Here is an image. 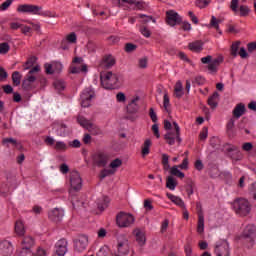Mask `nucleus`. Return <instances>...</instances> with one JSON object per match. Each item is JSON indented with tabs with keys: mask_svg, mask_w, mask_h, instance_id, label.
I'll use <instances>...</instances> for the list:
<instances>
[{
	"mask_svg": "<svg viewBox=\"0 0 256 256\" xmlns=\"http://www.w3.org/2000/svg\"><path fill=\"white\" fill-rule=\"evenodd\" d=\"M70 190L69 195L71 196V203L74 209L79 207H84L85 202L79 200V196H75V192L81 191V187H83V180L81 179V175L77 171H72L70 173Z\"/></svg>",
	"mask_w": 256,
	"mask_h": 256,
	"instance_id": "nucleus-1",
	"label": "nucleus"
},
{
	"mask_svg": "<svg viewBox=\"0 0 256 256\" xmlns=\"http://www.w3.org/2000/svg\"><path fill=\"white\" fill-rule=\"evenodd\" d=\"M174 127V129H172ZM164 129L167 133L164 135V139L168 145H175V143H181V128L177 122H173V125L168 120L164 121Z\"/></svg>",
	"mask_w": 256,
	"mask_h": 256,
	"instance_id": "nucleus-2",
	"label": "nucleus"
},
{
	"mask_svg": "<svg viewBox=\"0 0 256 256\" xmlns=\"http://www.w3.org/2000/svg\"><path fill=\"white\" fill-rule=\"evenodd\" d=\"M256 239V226L249 224L244 228L241 236L242 244L247 248L251 249L255 246Z\"/></svg>",
	"mask_w": 256,
	"mask_h": 256,
	"instance_id": "nucleus-3",
	"label": "nucleus"
},
{
	"mask_svg": "<svg viewBox=\"0 0 256 256\" xmlns=\"http://www.w3.org/2000/svg\"><path fill=\"white\" fill-rule=\"evenodd\" d=\"M233 210L240 217H247L251 213V202L245 198H236L232 203Z\"/></svg>",
	"mask_w": 256,
	"mask_h": 256,
	"instance_id": "nucleus-4",
	"label": "nucleus"
},
{
	"mask_svg": "<svg viewBox=\"0 0 256 256\" xmlns=\"http://www.w3.org/2000/svg\"><path fill=\"white\" fill-rule=\"evenodd\" d=\"M100 81L104 89H117L119 87V77L113 72L101 74Z\"/></svg>",
	"mask_w": 256,
	"mask_h": 256,
	"instance_id": "nucleus-5",
	"label": "nucleus"
},
{
	"mask_svg": "<svg viewBox=\"0 0 256 256\" xmlns=\"http://www.w3.org/2000/svg\"><path fill=\"white\" fill-rule=\"evenodd\" d=\"M77 122L79 123V125H81V127L87 129V131H89L91 135H102L103 133V131H101V129L95 123L87 120L85 116L79 115L77 117Z\"/></svg>",
	"mask_w": 256,
	"mask_h": 256,
	"instance_id": "nucleus-6",
	"label": "nucleus"
},
{
	"mask_svg": "<svg viewBox=\"0 0 256 256\" xmlns=\"http://www.w3.org/2000/svg\"><path fill=\"white\" fill-rule=\"evenodd\" d=\"M41 71V67L39 66H34L32 69L29 70L28 74L26 75L25 79L22 82V87L23 89H29L35 81H37V73Z\"/></svg>",
	"mask_w": 256,
	"mask_h": 256,
	"instance_id": "nucleus-7",
	"label": "nucleus"
},
{
	"mask_svg": "<svg viewBox=\"0 0 256 256\" xmlns=\"http://www.w3.org/2000/svg\"><path fill=\"white\" fill-rule=\"evenodd\" d=\"M214 252L216 256H231L229 242L227 240H218L215 244Z\"/></svg>",
	"mask_w": 256,
	"mask_h": 256,
	"instance_id": "nucleus-8",
	"label": "nucleus"
},
{
	"mask_svg": "<svg viewBox=\"0 0 256 256\" xmlns=\"http://www.w3.org/2000/svg\"><path fill=\"white\" fill-rule=\"evenodd\" d=\"M95 97V91L92 87L86 88L80 95V103L82 107H91V101Z\"/></svg>",
	"mask_w": 256,
	"mask_h": 256,
	"instance_id": "nucleus-9",
	"label": "nucleus"
},
{
	"mask_svg": "<svg viewBox=\"0 0 256 256\" xmlns=\"http://www.w3.org/2000/svg\"><path fill=\"white\" fill-rule=\"evenodd\" d=\"M135 218L131 214L120 212L116 217V223L120 227H130L133 225Z\"/></svg>",
	"mask_w": 256,
	"mask_h": 256,
	"instance_id": "nucleus-10",
	"label": "nucleus"
},
{
	"mask_svg": "<svg viewBox=\"0 0 256 256\" xmlns=\"http://www.w3.org/2000/svg\"><path fill=\"white\" fill-rule=\"evenodd\" d=\"M225 150L227 151V153H229L228 155L232 159V161H241L243 159V153H241L239 147L231 144H226Z\"/></svg>",
	"mask_w": 256,
	"mask_h": 256,
	"instance_id": "nucleus-11",
	"label": "nucleus"
},
{
	"mask_svg": "<svg viewBox=\"0 0 256 256\" xmlns=\"http://www.w3.org/2000/svg\"><path fill=\"white\" fill-rule=\"evenodd\" d=\"M183 21V18L179 15V13L175 12V10H169L166 12V23L170 27H175V25H179Z\"/></svg>",
	"mask_w": 256,
	"mask_h": 256,
	"instance_id": "nucleus-12",
	"label": "nucleus"
},
{
	"mask_svg": "<svg viewBox=\"0 0 256 256\" xmlns=\"http://www.w3.org/2000/svg\"><path fill=\"white\" fill-rule=\"evenodd\" d=\"M87 245H89V238H87L86 235H80L74 240V249L79 253H81V251H85V249H87Z\"/></svg>",
	"mask_w": 256,
	"mask_h": 256,
	"instance_id": "nucleus-13",
	"label": "nucleus"
},
{
	"mask_svg": "<svg viewBox=\"0 0 256 256\" xmlns=\"http://www.w3.org/2000/svg\"><path fill=\"white\" fill-rule=\"evenodd\" d=\"M67 245V240H58L54 246L55 256H65L67 254Z\"/></svg>",
	"mask_w": 256,
	"mask_h": 256,
	"instance_id": "nucleus-14",
	"label": "nucleus"
},
{
	"mask_svg": "<svg viewBox=\"0 0 256 256\" xmlns=\"http://www.w3.org/2000/svg\"><path fill=\"white\" fill-rule=\"evenodd\" d=\"M109 162V156L103 152H99L93 156V163L97 167H105Z\"/></svg>",
	"mask_w": 256,
	"mask_h": 256,
	"instance_id": "nucleus-15",
	"label": "nucleus"
},
{
	"mask_svg": "<svg viewBox=\"0 0 256 256\" xmlns=\"http://www.w3.org/2000/svg\"><path fill=\"white\" fill-rule=\"evenodd\" d=\"M64 215H65V213H64L63 209H61V208H54V209L50 210L48 213V217H49L50 221H53L54 223H59V221H62Z\"/></svg>",
	"mask_w": 256,
	"mask_h": 256,
	"instance_id": "nucleus-16",
	"label": "nucleus"
},
{
	"mask_svg": "<svg viewBox=\"0 0 256 256\" xmlns=\"http://www.w3.org/2000/svg\"><path fill=\"white\" fill-rule=\"evenodd\" d=\"M0 255L9 256L13 255V244L8 240L0 241Z\"/></svg>",
	"mask_w": 256,
	"mask_h": 256,
	"instance_id": "nucleus-17",
	"label": "nucleus"
},
{
	"mask_svg": "<svg viewBox=\"0 0 256 256\" xmlns=\"http://www.w3.org/2000/svg\"><path fill=\"white\" fill-rule=\"evenodd\" d=\"M17 11L19 13H29L30 15H37L39 11V6L23 4L18 6Z\"/></svg>",
	"mask_w": 256,
	"mask_h": 256,
	"instance_id": "nucleus-18",
	"label": "nucleus"
},
{
	"mask_svg": "<svg viewBox=\"0 0 256 256\" xmlns=\"http://www.w3.org/2000/svg\"><path fill=\"white\" fill-rule=\"evenodd\" d=\"M18 256H47V251L39 247L36 253H33L31 250H20Z\"/></svg>",
	"mask_w": 256,
	"mask_h": 256,
	"instance_id": "nucleus-19",
	"label": "nucleus"
},
{
	"mask_svg": "<svg viewBox=\"0 0 256 256\" xmlns=\"http://www.w3.org/2000/svg\"><path fill=\"white\" fill-rule=\"evenodd\" d=\"M35 245V240L31 236H25L21 241V251H31V247Z\"/></svg>",
	"mask_w": 256,
	"mask_h": 256,
	"instance_id": "nucleus-20",
	"label": "nucleus"
},
{
	"mask_svg": "<svg viewBox=\"0 0 256 256\" xmlns=\"http://www.w3.org/2000/svg\"><path fill=\"white\" fill-rule=\"evenodd\" d=\"M113 65H115V58L112 55L105 56L100 63L103 69H111Z\"/></svg>",
	"mask_w": 256,
	"mask_h": 256,
	"instance_id": "nucleus-21",
	"label": "nucleus"
},
{
	"mask_svg": "<svg viewBox=\"0 0 256 256\" xmlns=\"http://www.w3.org/2000/svg\"><path fill=\"white\" fill-rule=\"evenodd\" d=\"M134 235L136 237L137 243L140 245V247H143L147 241V238L145 237V231L137 228L134 230Z\"/></svg>",
	"mask_w": 256,
	"mask_h": 256,
	"instance_id": "nucleus-22",
	"label": "nucleus"
},
{
	"mask_svg": "<svg viewBox=\"0 0 256 256\" xmlns=\"http://www.w3.org/2000/svg\"><path fill=\"white\" fill-rule=\"evenodd\" d=\"M245 104L239 103L235 106L232 115L235 119H239L240 117H243L245 115Z\"/></svg>",
	"mask_w": 256,
	"mask_h": 256,
	"instance_id": "nucleus-23",
	"label": "nucleus"
},
{
	"mask_svg": "<svg viewBox=\"0 0 256 256\" xmlns=\"http://www.w3.org/2000/svg\"><path fill=\"white\" fill-rule=\"evenodd\" d=\"M67 43H77V35L75 32H72L66 36V39L62 41L61 47L62 49H69V46H67Z\"/></svg>",
	"mask_w": 256,
	"mask_h": 256,
	"instance_id": "nucleus-24",
	"label": "nucleus"
},
{
	"mask_svg": "<svg viewBox=\"0 0 256 256\" xmlns=\"http://www.w3.org/2000/svg\"><path fill=\"white\" fill-rule=\"evenodd\" d=\"M118 253L119 255L125 256L129 253V242L127 240H124L122 242H118Z\"/></svg>",
	"mask_w": 256,
	"mask_h": 256,
	"instance_id": "nucleus-25",
	"label": "nucleus"
},
{
	"mask_svg": "<svg viewBox=\"0 0 256 256\" xmlns=\"http://www.w3.org/2000/svg\"><path fill=\"white\" fill-rule=\"evenodd\" d=\"M54 129L56 131V135L58 137H66L67 136V126L63 123H58L54 125Z\"/></svg>",
	"mask_w": 256,
	"mask_h": 256,
	"instance_id": "nucleus-26",
	"label": "nucleus"
},
{
	"mask_svg": "<svg viewBox=\"0 0 256 256\" xmlns=\"http://www.w3.org/2000/svg\"><path fill=\"white\" fill-rule=\"evenodd\" d=\"M205 231V216L203 212H198V223H197V232L201 235Z\"/></svg>",
	"mask_w": 256,
	"mask_h": 256,
	"instance_id": "nucleus-27",
	"label": "nucleus"
},
{
	"mask_svg": "<svg viewBox=\"0 0 256 256\" xmlns=\"http://www.w3.org/2000/svg\"><path fill=\"white\" fill-rule=\"evenodd\" d=\"M168 199L172 201V203H175L178 207H181V209H185V202H183V199H181L179 196H175L171 193L166 194Z\"/></svg>",
	"mask_w": 256,
	"mask_h": 256,
	"instance_id": "nucleus-28",
	"label": "nucleus"
},
{
	"mask_svg": "<svg viewBox=\"0 0 256 256\" xmlns=\"http://www.w3.org/2000/svg\"><path fill=\"white\" fill-rule=\"evenodd\" d=\"M222 62L223 60L221 58H215L214 60H212L208 64V70L210 71V73H217V69Z\"/></svg>",
	"mask_w": 256,
	"mask_h": 256,
	"instance_id": "nucleus-29",
	"label": "nucleus"
},
{
	"mask_svg": "<svg viewBox=\"0 0 256 256\" xmlns=\"http://www.w3.org/2000/svg\"><path fill=\"white\" fill-rule=\"evenodd\" d=\"M151 145H153V142H151V139H146L142 145V157H147L149 153L151 152Z\"/></svg>",
	"mask_w": 256,
	"mask_h": 256,
	"instance_id": "nucleus-30",
	"label": "nucleus"
},
{
	"mask_svg": "<svg viewBox=\"0 0 256 256\" xmlns=\"http://www.w3.org/2000/svg\"><path fill=\"white\" fill-rule=\"evenodd\" d=\"M219 23H221V21L217 19L215 16H212L210 20V24H208L207 27L208 29H211V27H213L214 29H216L219 35H223V32L219 28Z\"/></svg>",
	"mask_w": 256,
	"mask_h": 256,
	"instance_id": "nucleus-31",
	"label": "nucleus"
},
{
	"mask_svg": "<svg viewBox=\"0 0 256 256\" xmlns=\"http://www.w3.org/2000/svg\"><path fill=\"white\" fill-rule=\"evenodd\" d=\"M219 101V93L214 92L209 98H208V105L211 107V109H216Z\"/></svg>",
	"mask_w": 256,
	"mask_h": 256,
	"instance_id": "nucleus-32",
	"label": "nucleus"
},
{
	"mask_svg": "<svg viewBox=\"0 0 256 256\" xmlns=\"http://www.w3.org/2000/svg\"><path fill=\"white\" fill-rule=\"evenodd\" d=\"M189 50L195 51L196 53H199V51L203 50V41L197 40L189 44Z\"/></svg>",
	"mask_w": 256,
	"mask_h": 256,
	"instance_id": "nucleus-33",
	"label": "nucleus"
},
{
	"mask_svg": "<svg viewBox=\"0 0 256 256\" xmlns=\"http://www.w3.org/2000/svg\"><path fill=\"white\" fill-rule=\"evenodd\" d=\"M137 101H139V98H134L131 100V102L127 105V113H137L139 109Z\"/></svg>",
	"mask_w": 256,
	"mask_h": 256,
	"instance_id": "nucleus-34",
	"label": "nucleus"
},
{
	"mask_svg": "<svg viewBox=\"0 0 256 256\" xmlns=\"http://www.w3.org/2000/svg\"><path fill=\"white\" fill-rule=\"evenodd\" d=\"M122 3H128L129 5H135L140 11L145 9V2L138 0H121Z\"/></svg>",
	"mask_w": 256,
	"mask_h": 256,
	"instance_id": "nucleus-35",
	"label": "nucleus"
},
{
	"mask_svg": "<svg viewBox=\"0 0 256 256\" xmlns=\"http://www.w3.org/2000/svg\"><path fill=\"white\" fill-rule=\"evenodd\" d=\"M15 233L18 234L19 237H23V235H25V226L21 220H18L15 223Z\"/></svg>",
	"mask_w": 256,
	"mask_h": 256,
	"instance_id": "nucleus-36",
	"label": "nucleus"
},
{
	"mask_svg": "<svg viewBox=\"0 0 256 256\" xmlns=\"http://www.w3.org/2000/svg\"><path fill=\"white\" fill-rule=\"evenodd\" d=\"M166 187L167 189H170V191H175L177 187V180H175L173 176H168L166 179Z\"/></svg>",
	"mask_w": 256,
	"mask_h": 256,
	"instance_id": "nucleus-37",
	"label": "nucleus"
},
{
	"mask_svg": "<svg viewBox=\"0 0 256 256\" xmlns=\"http://www.w3.org/2000/svg\"><path fill=\"white\" fill-rule=\"evenodd\" d=\"M239 47H241V41L233 42L230 47V54L232 57H237L239 53Z\"/></svg>",
	"mask_w": 256,
	"mask_h": 256,
	"instance_id": "nucleus-38",
	"label": "nucleus"
},
{
	"mask_svg": "<svg viewBox=\"0 0 256 256\" xmlns=\"http://www.w3.org/2000/svg\"><path fill=\"white\" fill-rule=\"evenodd\" d=\"M174 95L178 99H181V97H183V84L181 83V81H178L176 83V85L174 87Z\"/></svg>",
	"mask_w": 256,
	"mask_h": 256,
	"instance_id": "nucleus-39",
	"label": "nucleus"
},
{
	"mask_svg": "<svg viewBox=\"0 0 256 256\" xmlns=\"http://www.w3.org/2000/svg\"><path fill=\"white\" fill-rule=\"evenodd\" d=\"M170 175H173L174 177H178L179 179H183L185 177V173L181 172L179 170V166L177 165L171 167Z\"/></svg>",
	"mask_w": 256,
	"mask_h": 256,
	"instance_id": "nucleus-40",
	"label": "nucleus"
},
{
	"mask_svg": "<svg viewBox=\"0 0 256 256\" xmlns=\"http://www.w3.org/2000/svg\"><path fill=\"white\" fill-rule=\"evenodd\" d=\"M85 73V71H87V66L85 65H76V66H72L70 67V73H72L73 75H77V73Z\"/></svg>",
	"mask_w": 256,
	"mask_h": 256,
	"instance_id": "nucleus-41",
	"label": "nucleus"
},
{
	"mask_svg": "<svg viewBox=\"0 0 256 256\" xmlns=\"http://www.w3.org/2000/svg\"><path fill=\"white\" fill-rule=\"evenodd\" d=\"M109 197L107 196H103L102 197V203L98 202V209L100 211H105V209H107L108 205H109Z\"/></svg>",
	"mask_w": 256,
	"mask_h": 256,
	"instance_id": "nucleus-42",
	"label": "nucleus"
},
{
	"mask_svg": "<svg viewBox=\"0 0 256 256\" xmlns=\"http://www.w3.org/2000/svg\"><path fill=\"white\" fill-rule=\"evenodd\" d=\"M36 15H41L42 17H55V13L49 10H43V8L38 6V12Z\"/></svg>",
	"mask_w": 256,
	"mask_h": 256,
	"instance_id": "nucleus-43",
	"label": "nucleus"
},
{
	"mask_svg": "<svg viewBox=\"0 0 256 256\" xmlns=\"http://www.w3.org/2000/svg\"><path fill=\"white\" fill-rule=\"evenodd\" d=\"M12 81H13V85H15V87L21 85V74L16 71L12 74Z\"/></svg>",
	"mask_w": 256,
	"mask_h": 256,
	"instance_id": "nucleus-44",
	"label": "nucleus"
},
{
	"mask_svg": "<svg viewBox=\"0 0 256 256\" xmlns=\"http://www.w3.org/2000/svg\"><path fill=\"white\" fill-rule=\"evenodd\" d=\"M121 165H123V161H121V159L116 158L115 160H113L110 163V170L112 171H116V169H119V167H121Z\"/></svg>",
	"mask_w": 256,
	"mask_h": 256,
	"instance_id": "nucleus-45",
	"label": "nucleus"
},
{
	"mask_svg": "<svg viewBox=\"0 0 256 256\" xmlns=\"http://www.w3.org/2000/svg\"><path fill=\"white\" fill-rule=\"evenodd\" d=\"M109 175H115V170L103 169L100 172V179H105V177H109Z\"/></svg>",
	"mask_w": 256,
	"mask_h": 256,
	"instance_id": "nucleus-46",
	"label": "nucleus"
},
{
	"mask_svg": "<svg viewBox=\"0 0 256 256\" xmlns=\"http://www.w3.org/2000/svg\"><path fill=\"white\" fill-rule=\"evenodd\" d=\"M54 149H56V151H67V144L63 141H58L56 142Z\"/></svg>",
	"mask_w": 256,
	"mask_h": 256,
	"instance_id": "nucleus-47",
	"label": "nucleus"
},
{
	"mask_svg": "<svg viewBox=\"0 0 256 256\" xmlns=\"http://www.w3.org/2000/svg\"><path fill=\"white\" fill-rule=\"evenodd\" d=\"M239 11H240V17H247V15L251 13V10L249 9V7L245 5H241L239 8Z\"/></svg>",
	"mask_w": 256,
	"mask_h": 256,
	"instance_id": "nucleus-48",
	"label": "nucleus"
},
{
	"mask_svg": "<svg viewBox=\"0 0 256 256\" xmlns=\"http://www.w3.org/2000/svg\"><path fill=\"white\" fill-rule=\"evenodd\" d=\"M54 87L57 91H63L65 89V81L63 80H55Z\"/></svg>",
	"mask_w": 256,
	"mask_h": 256,
	"instance_id": "nucleus-49",
	"label": "nucleus"
},
{
	"mask_svg": "<svg viewBox=\"0 0 256 256\" xmlns=\"http://www.w3.org/2000/svg\"><path fill=\"white\" fill-rule=\"evenodd\" d=\"M9 44L7 42H3L0 44V54L1 55H7L9 53Z\"/></svg>",
	"mask_w": 256,
	"mask_h": 256,
	"instance_id": "nucleus-50",
	"label": "nucleus"
},
{
	"mask_svg": "<svg viewBox=\"0 0 256 256\" xmlns=\"http://www.w3.org/2000/svg\"><path fill=\"white\" fill-rule=\"evenodd\" d=\"M209 135V129L207 127L202 128L200 134H199V140L205 141Z\"/></svg>",
	"mask_w": 256,
	"mask_h": 256,
	"instance_id": "nucleus-51",
	"label": "nucleus"
},
{
	"mask_svg": "<svg viewBox=\"0 0 256 256\" xmlns=\"http://www.w3.org/2000/svg\"><path fill=\"white\" fill-rule=\"evenodd\" d=\"M219 175H221V172L219 171V168H217V166H214L210 169V177H212V179H217Z\"/></svg>",
	"mask_w": 256,
	"mask_h": 256,
	"instance_id": "nucleus-52",
	"label": "nucleus"
},
{
	"mask_svg": "<svg viewBox=\"0 0 256 256\" xmlns=\"http://www.w3.org/2000/svg\"><path fill=\"white\" fill-rule=\"evenodd\" d=\"M7 193H9V184L3 183L0 187V194L2 197H7Z\"/></svg>",
	"mask_w": 256,
	"mask_h": 256,
	"instance_id": "nucleus-53",
	"label": "nucleus"
},
{
	"mask_svg": "<svg viewBox=\"0 0 256 256\" xmlns=\"http://www.w3.org/2000/svg\"><path fill=\"white\" fill-rule=\"evenodd\" d=\"M230 9L234 13H239V0H231Z\"/></svg>",
	"mask_w": 256,
	"mask_h": 256,
	"instance_id": "nucleus-54",
	"label": "nucleus"
},
{
	"mask_svg": "<svg viewBox=\"0 0 256 256\" xmlns=\"http://www.w3.org/2000/svg\"><path fill=\"white\" fill-rule=\"evenodd\" d=\"M209 3H211V0H197L196 1V5L200 9H205V7H207V5H209Z\"/></svg>",
	"mask_w": 256,
	"mask_h": 256,
	"instance_id": "nucleus-55",
	"label": "nucleus"
},
{
	"mask_svg": "<svg viewBox=\"0 0 256 256\" xmlns=\"http://www.w3.org/2000/svg\"><path fill=\"white\" fill-rule=\"evenodd\" d=\"M194 187H195V184L193 183V181H190V182L187 184L186 192H187L188 197H191V195H193V193H194V190H193Z\"/></svg>",
	"mask_w": 256,
	"mask_h": 256,
	"instance_id": "nucleus-56",
	"label": "nucleus"
},
{
	"mask_svg": "<svg viewBox=\"0 0 256 256\" xmlns=\"http://www.w3.org/2000/svg\"><path fill=\"white\" fill-rule=\"evenodd\" d=\"M8 143L13 145V147H17V140H15L14 138H4L2 140V145H8Z\"/></svg>",
	"mask_w": 256,
	"mask_h": 256,
	"instance_id": "nucleus-57",
	"label": "nucleus"
},
{
	"mask_svg": "<svg viewBox=\"0 0 256 256\" xmlns=\"http://www.w3.org/2000/svg\"><path fill=\"white\" fill-rule=\"evenodd\" d=\"M147 63H148L147 57H143L138 60V66L140 69H146Z\"/></svg>",
	"mask_w": 256,
	"mask_h": 256,
	"instance_id": "nucleus-58",
	"label": "nucleus"
},
{
	"mask_svg": "<svg viewBox=\"0 0 256 256\" xmlns=\"http://www.w3.org/2000/svg\"><path fill=\"white\" fill-rule=\"evenodd\" d=\"M140 33L143 35V37L149 38L151 37V31L145 26L140 27Z\"/></svg>",
	"mask_w": 256,
	"mask_h": 256,
	"instance_id": "nucleus-59",
	"label": "nucleus"
},
{
	"mask_svg": "<svg viewBox=\"0 0 256 256\" xmlns=\"http://www.w3.org/2000/svg\"><path fill=\"white\" fill-rule=\"evenodd\" d=\"M12 3H13V0H6L4 3L0 5V11H7V9L11 7Z\"/></svg>",
	"mask_w": 256,
	"mask_h": 256,
	"instance_id": "nucleus-60",
	"label": "nucleus"
},
{
	"mask_svg": "<svg viewBox=\"0 0 256 256\" xmlns=\"http://www.w3.org/2000/svg\"><path fill=\"white\" fill-rule=\"evenodd\" d=\"M135 49H137V45L133 44V43H127L125 45V51L126 53H133V51H135Z\"/></svg>",
	"mask_w": 256,
	"mask_h": 256,
	"instance_id": "nucleus-61",
	"label": "nucleus"
},
{
	"mask_svg": "<svg viewBox=\"0 0 256 256\" xmlns=\"http://www.w3.org/2000/svg\"><path fill=\"white\" fill-rule=\"evenodd\" d=\"M238 55L241 57V59L249 58V53H247V50H245V48L243 47H241L240 50L238 51Z\"/></svg>",
	"mask_w": 256,
	"mask_h": 256,
	"instance_id": "nucleus-62",
	"label": "nucleus"
},
{
	"mask_svg": "<svg viewBox=\"0 0 256 256\" xmlns=\"http://www.w3.org/2000/svg\"><path fill=\"white\" fill-rule=\"evenodd\" d=\"M247 50L249 53H253L256 51V41L255 42H250L247 44Z\"/></svg>",
	"mask_w": 256,
	"mask_h": 256,
	"instance_id": "nucleus-63",
	"label": "nucleus"
},
{
	"mask_svg": "<svg viewBox=\"0 0 256 256\" xmlns=\"http://www.w3.org/2000/svg\"><path fill=\"white\" fill-rule=\"evenodd\" d=\"M21 33H23V35H29L31 33V27L23 25L21 26Z\"/></svg>",
	"mask_w": 256,
	"mask_h": 256,
	"instance_id": "nucleus-64",
	"label": "nucleus"
}]
</instances>
